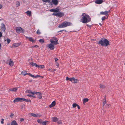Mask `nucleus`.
Here are the masks:
<instances>
[{
    "mask_svg": "<svg viewBox=\"0 0 125 125\" xmlns=\"http://www.w3.org/2000/svg\"><path fill=\"white\" fill-rule=\"evenodd\" d=\"M91 21V18L88 15L85 13H83L81 16V21L83 23L89 22Z\"/></svg>",
    "mask_w": 125,
    "mask_h": 125,
    "instance_id": "1",
    "label": "nucleus"
},
{
    "mask_svg": "<svg viewBox=\"0 0 125 125\" xmlns=\"http://www.w3.org/2000/svg\"><path fill=\"white\" fill-rule=\"evenodd\" d=\"M109 42L107 40H101L99 41V43L102 46H106L109 45Z\"/></svg>",
    "mask_w": 125,
    "mask_h": 125,
    "instance_id": "2",
    "label": "nucleus"
},
{
    "mask_svg": "<svg viewBox=\"0 0 125 125\" xmlns=\"http://www.w3.org/2000/svg\"><path fill=\"white\" fill-rule=\"evenodd\" d=\"M72 25V23L70 22H64L61 24L59 25L58 26V27L59 28H63Z\"/></svg>",
    "mask_w": 125,
    "mask_h": 125,
    "instance_id": "3",
    "label": "nucleus"
},
{
    "mask_svg": "<svg viewBox=\"0 0 125 125\" xmlns=\"http://www.w3.org/2000/svg\"><path fill=\"white\" fill-rule=\"evenodd\" d=\"M15 30L16 32L18 33H24L25 32L24 29L20 27H16Z\"/></svg>",
    "mask_w": 125,
    "mask_h": 125,
    "instance_id": "4",
    "label": "nucleus"
},
{
    "mask_svg": "<svg viewBox=\"0 0 125 125\" xmlns=\"http://www.w3.org/2000/svg\"><path fill=\"white\" fill-rule=\"evenodd\" d=\"M66 80L67 81L69 80L74 83H76L78 82V80L76 79L74 77L69 78L68 77H66Z\"/></svg>",
    "mask_w": 125,
    "mask_h": 125,
    "instance_id": "5",
    "label": "nucleus"
},
{
    "mask_svg": "<svg viewBox=\"0 0 125 125\" xmlns=\"http://www.w3.org/2000/svg\"><path fill=\"white\" fill-rule=\"evenodd\" d=\"M47 46L48 47V48L51 50H53L54 49V46L51 43L49 44H47Z\"/></svg>",
    "mask_w": 125,
    "mask_h": 125,
    "instance_id": "6",
    "label": "nucleus"
},
{
    "mask_svg": "<svg viewBox=\"0 0 125 125\" xmlns=\"http://www.w3.org/2000/svg\"><path fill=\"white\" fill-rule=\"evenodd\" d=\"M22 101V98H17L15 99L13 101V102L15 103L19 101L21 102Z\"/></svg>",
    "mask_w": 125,
    "mask_h": 125,
    "instance_id": "7",
    "label": "nucleus"
},
{
    "mask_svg": "<svg viewBox=\"0 0 125 125\" xmlns=\"http://www.w3.org/2000/svg\"><path fill=\"white\" fill-rule=\"evenodd\" d=\"M50 42L51 43L53 44L54 46L58 44L57 40L54 41L53 40H50Z\"/></svg>",
    "mask_w": 125,
    "mask_h": 125,
    "instance_id": "8",
    "label": "nucleus"
},
{
    "mask_svg": "<svg viewBox=\"0 0 125 125\" xmlns=\"http://www.w3.org/2000/svg\"><path fill=\"white\" fill-rule=\"evenodd\" d=\"M57 13V16L60 17H61L63 16L64 15V13H63L61 11H59Z\"/></svg>",
    "mask_w": 125,
    "mask_h": 125,
    "instance_id": "9",
    "label": "nucleus"
},
{
    "mask_svg": "<svg viewBox=\"0 0 125 125\" xmlns=\"http://www.w3.org/2000/svg\"><path fill=\"white\" fill-rule=\"evenodd\" d=\"M1 29L2 31L4 32L5 31V27L4 24L3 23L1 24Z\"/></svg>",
    "mask_w": 125,
    "mask_h": 125,
    "instance_id": "10",
    "label": "nucleus"
},
{
    "mask_svg": "<svg viewBox=\"0 0 125 125\" xmlns=\"http://www.w3.org/2000/svg\"><path fill=\"white\" fill-rule=\"evenodd\" d=\"M8 61L9 62V65L10 66H13L14 65V63L13 61H12L10 58H8Z\"/></svg>",
    "mask_w": 125,
    "mask_h": 125,
    "instance_id": "11",
    "label": "nucleus"
},
{
    "mask_svg": "<svg viewBox=\"0 0 125 125\" xmlns=\"http://www.w3.org/2000/svg\"><path fill=\"white\" fill-rule=\"evenodd\" d=\"M31 115L35 117H39L41 116V115L39 114L36 115L33 113L31 114Z\"/></svg>",
    "mask_w": 125,
    "mask_h": 125,
    "instance_id": "12",
    "label": "nucleus"
},
{
    "mask_svg": "<svg viewBox=\"0 0 125 125\" xmlns=\"http://www.w3.org/2000/svg\"><path fill=\"white\" fill-rule=\"evenodd\" d=\"M59 10V9L58 8H56V9H51L50 10V11L52 12H57Z\"/></svg>",
    "mask_w": 125,
    "mask_h": 125,
    "instance_id": "13",
    "label": "nucleus"
},
{
    "mask_svg": "<svg viewBox=\"0 0 125 125\" xmlns=\"http://www.w3.org/2000/svg\"><path fill=\"white\" fill-rule=\"evenodd\" d=\"M21 44V43H14L12 46H13L14 47H17L19 46Z\"/></svg>",
    "mask_w": 125,
    "mask_h": 125,
    "instance_id": "14",
    "label": "nucleus"
},
{
    "mask_svg": "<svg viewBox=\"0 0 125 125\" xmlns=\"http://www.w3.org/2000/svg\"><path fill=\"white\" fill-rule=\"evenodd\" d=\"M52 2L54 5H56L58 4L57 0H52Z\"/></svg>",
    "mask_w": 125,
    "mask_h": 125,
    "instance_id": "15",
    "label": "nucleus"
},
{
    "mask_svg": "<svg viewBox=\"0 0 125 125\" xmlns=\"http://www.w3.org/2000/svg\"><path fill=\"white\" fill-rule=\"evenodd\" d=\"M103 2L102 0H97L95 1V3L96 4H100L102 3Z\"/></svg>",
    "mask_w": 125,
    "mask_h": 125,
    "instance_id": "16",
    "label": "nucleus"
},
{
    "mask_svg": "<svg viewBox=\"0 0 125 125\" xmlns=\"http://www.w3.org/2000/svg\"><path fill=\"white\" fill-rule=\"evenodd\" d=\"M18 87L14 88L9 89V90L11 91L16 92L18 90Z\"/></svg>",
    "mask_w": 125,
    "mask_h": 125,
    "instance_id": "17",
    "label": "nucleus"
},
{
    "mask_svg": "<svg viewBox=\"0 0 125 125\" xmlns=\"http://www.w3.org/2000/svg\"><path fill=\"white\" fill-rule=\"evenodd\" d=\"M52 121L53 122H57L58 120V119L55 117H53L52 118Z\"/></svg>",
    "mask_w": 125,
    "mask_h": 125,
    "instance_id": "18",
    "label": "nucleus"
},
{
    "mask_svg": "<svg viewBox=\"0 0 125 125\" xmlns=\"http://www.w3.org/2000/svg\"><path fill=\"white\" fill-rule=\"evenodd\" d=\"M109 11H105L104 12L102 11L100 12V13L102 15H107Z\"/></svg>",
    "mask_w": 125,
    "mask_h": 125,
    "instance_id": "19",
    "label": "nucleus"
},
{
    "mask_svg": "<svg viewBox=\"0 0 125 125\" xmlns=\"http://www.w3.org/2000/svg\"><path fill=\"white\" fill-rule=\"evenodd\" d=\"M55 104V101H53L51 104L49 105L50 107H52L54 106Z\"/></svg>",
    "mask_w": 125,
    "mask_h": 125,
    "instance_id": "20",
    "label": "nucleus"
},
{
    "mask_svg": "<svg viewBox=\"0 0 125 125\" xmlns=\"http://www.w3.org/2000/svg\"><path fill=\"white\" fill-rule=\"evenodd\" d=\"M22 100L27 102H31V101L30 100L24 98H22Z\"/></svg>",
    "mask_w": 125,
    "mask_h": 125,
    "instance_id": "21",
    "label": "nucleus"
},
{
    "mask_svg": "<svg viewBox=\"0 0 125 125\" xmlns=\"http://www.w3.org/2000/svg\"><path fill=\"white\" fill-rule=\"evenodd\" d=\"M11 125H18V124L14 120L11 122Z\"/></svg>",
    "mask_w": 125,
    "mask_h": 125,
    "instance_id": "22",
    "label": "nucleus"
},
{
    "mask_svg": "<svg viewBox=\"0 0 125 125\" xmlns=\"http://www.w3.org/2000/svg\"><path fill=\"white\" fill-rule=\"evenodd\" d=\"M30 64L32 66H35L36 67H37L38 65L36 63L34 62H31Z\"/></svg>",
    "mask_w": 125,
    "mask_h": 125,
    "instance_id": "23",
    "label": "nucleus"
},
{
    "mask_svg": "<svg viewBox=\"0 0 125 125\" xmlns=\"http://www.w3.org/2000/svg\"><path fill=\"white\" fill-rule=\"evenodd\" d=\"M37 65L38 66H37V67L39 68H42V69L44 67V65Z\"/></svg>",
    "mask_w": 125,
    "mask_h": 125,
    "instance_id": "24",
    "label": "nucleus"
},
{
    "mask_svg": "<svg viewBox=\"0 0 125 125\" xmlns=\"http://www.w3.org/2000/svg\"><path fill=\"white\" fill-rule=\"evenodd\" d=\"M43 121L41 119H38L37 120L38 123L41 124Z\"/></svg>",
    "mask_w": 125,
    "mask_h": 125,
    "instance_id": "25",
    "label": "nucleus"
},
{
    "mask_svg": "<svg viewBox=\"0 0 125 125\" xmlns=\"http://www.w3.org/2000/svg\"><path fill=\"white\" fill-rule=\"evenodd\" d=\"M27 72L26 71H23L21 72V74L23 75L24 76H25L26 75V73Z\"/></svg>",
    "mask_w": 125,
    "mask_h": 125,
    "instance_id": "26",
    "label": "nucleus"
},
{
    "mask_svg": "<svg viewBox=\"0 0 125 125\" xmlns=\"http://www.w3.org/2000/svg\"><path fill=\"white\" fill-rule=\"evenodd\" d=\"M39 95L37 96L38 98H39L40 99H42V94L41 93Z\"/></svg>",
    "mask_w": 125,
    "mask_h": 125,
    "instance_id": "27",
    "label": "nucleus"
},
{
    "mask_svg": "<svg viewBox=\"0 0 125 125\" xmlns=\"http://www.w3.org/2000/svg\"><path fill=\"white\" fill-rule=\"evenodd\" d=\"M88 98H86L84 99H83V103H84L88 102Z\"/></svg>",
    "mask_w": 125,
    "mask_h": 125,
    "instance_id": "28",
    "label": "nucleus"
},
{
    "mask_svg": "<svg viewBox=\"0 0 125 125\" xmlns=\"http://www.w3.org/2000/svg\"><path fill=\"white\" fill-rule=\"evenodd\" d=\"M27 14L29 16H30L31 14V12L30 11H28L26 12Z\"/></svg>",
    "mask_w": 125,
    "mask_h": 125,
    "instance_id": "29",
    "label": "nucleus"
},
{
    "mask_svg": "<svg viewBox=\"0 0 125 125\" xmlns=\"http://www.w3.org/2000/svg\"><path fill=\"white\" fill-rule=\"evenodd\" d=\"M20 5V3L18 1L16 2V6L17 7H18Z\"/></svg>",
    "mask_w": 125,
    "mask_h": 125,
    "instance_id": "30",
    "label": "nucleus"
},
{
    "mask_svg": "<svg viewBox=\"0 0 125 125\" xmlns=\"http://www.w3.org/2000/svg\"><path fill=\"white\" fill-rule=\"evenodd\" d=\"M27 96L29 97H31L35 98L36 97L34 95H32L31 94H29L27 95Z\"/></svg>",
    "mask_w": 125,
    "mask_h": 125,
    "instance_id": "31",
    "label": "nucleus"
},
{
    "mask_svg": "<svg viewBox=\"0 0 125 125\" xmlns=\"http://www.w3.org/2000/svg\"><path fill=\"white\" fill-rule=\"evenodd\" d=\"M99 86H100V87L101 88L103 89V88H104L105 87V86H104V85H103L101 84H100Z\"/></svg>",
    "mask_w": 125,
    "mask_h": 125,
    "instance_id": "32",
    "label": "nucleus"
},
{
    "mask_svg": "<svg viewBox=\"0 0 125 125\" xmlns=\"http://www.w3.org/2000/svg\"><path fill=\"white\" fill-rule=\"evenodd\" d=\"M47 122V121L45 122L43 121L41 124L42 125H46Z\"/></svg>",
    "mask_w": 125,
    "mask_h": 125,
    "instance_id": "33",
    "label": "nucleus"
},
{
    "mask_svg": "<svg viewBox=\"0 0 125 125\" xmlns=\"http://www.w3.org/2000/svg\"><path fill=\"white\" fill-rule=\"evenodd\" d=\"M51 0H42L44 2H49Z\"/></svg>",
    "mask_w": 125,
    "mask_h": 125,
    "instance_id": "34",
    "label": "nucleus"
},
{
    "mask_svg": "<svg viewBox=\"0 0 125 125\" xmlns=\"http://www.w3.org/2000/svg\"><path fill=\"white\" fill-rule=\"evenodd\" d=\"M77 105H78V104H77L76 103H74L73 104V107L75 108L76 106H77Z\"/></svg>",
    "mask_w": 125,
    "mask_h": 125,
    "instance_id": "35",
    "label": "nucleus"
},
{
    "mask_svg": "<svg viewBox=\"0 0 125 125\" xmlns=\"http://www.w3.org/2000/svg\"><path fill=\"white\" fill-rule=\"evenodd\" d=\"M57 123L59 124H61L62 123V121L60 120H58L57 121Z\"/></svg>",
    "mask_w": 125,
    "mask_h": 125,
    "instance_id": "36",
    "label": "nucleus"
},
{
    "mask_svg": "<svg viewBox=\"0 0 125 125\" xmlns=\"http://www.w3.org/2000/svg\"><path fill=\"white\" fill-rule=\"evenodd\" d=\"M32 91L31 90H27L26 91V92L27 93H31Z\"/></svg>",
    "mask_w": 125,
    "mask_h": 125,
    "instance_id": "37",
    "label": "nucleus"
},
{
    "mask_svg": "<svg viewBox=\"0 0 125 125\" xmlns=\"http://www.w3.org/2000/svg\"><path fill=\"white\" fill-rule=\"evenodd\" d=\"M36 33L38 34H41V32L39 30H38L36 31Z\"/></svg>",
    "mask_w": 125,
    "mask_h": 125,
    "instance_id": "38",
    "label": "nucleus"
},
{
    "mask_svg": "<svg viewBox=\"0 0 125 125\" xmlns=\"http://www.w3.org/2000/svg\"><path fill=\"white\" fill-rule=\"evenodd\" d=\"M39 41L40 42L42 43H43L44 42V41L43 40H39Z\"/></svg>",
    "mask_w": 125,
    "mask_h": 125,
    "instance_id": "39",
    "label": "nucleus"
},
{
    "mask_svg": "<svg viewBox=\"0 0 125 125\" xmlns=\"http://www.w3.org/2000/svg\"><path fill=\"white\" fill-rule=\"evenodd\" d=\"M106 103V100H105L104 101L103 103V106H104V105Z\"/></svg>",
    "mask_w": 125,
    "mask_h": 125,
    "instance_id": "40",
    "label": "nucleus"
},
{
    "mask_svg": "<svg viewBox=\"0 0 125 125\" xmlns=\"http://www.w3.org/2000/svg\"><path fill=\"white\" fill-rule=\"evenodd\" d=\"M30 41L32 42H33L35 41V40H29Z\"/></svg>",
    "mask_w": 125,
    "mask_h": 125,
    "instance_id": "41",
    "label": "nucleus"
},
{
    "mask_svg": "<svg viewBox=\"0 0 125 125\" xmlns=\"http://www.w3.org/2000/svg\"><path fill=\"white\" fill-rule=\"evenodd\" d=\"M55 12H54V13H52V15H53L57 16V13H55Z\"/></svg>",
    "mask_w": 125,
    "mask_h": 125,
    "instance_id": "42",
    "label": "nucleus"
},
{
    "mask_svg": "<svg viewBox=\"0 0 125 125\" xmlns=\"http://www.w3.org/2000/svg\"><path fill=\"white\" fill-rule=\"evenodd\" d=\"M30 76L31 77H34L35 78V76L31 74Z\"/></svg>",
    "mask_w": 125,
    "mask_h": 125,
    "instance_id": "43",
    "label": "nucleus"
},
{
    "mask_svg": "<svg viewBox=\"0 0 125 125\" xmlns=\"http://www.w3.org/2000/svg\"><path fill=\"white\" fill-rule=\"evenodd\" d=\"M4 120L3 119H1V124H3V123H4V122H3V121H4Z\"/></svg>",
    "mask_w": 125,
    "mask_h": 125,
    "instance_id": "44",
    "label": "nucleus"
},
{
    "mask_svg": "<svg viewBox=\"0 0 125 125\" xmlns=\"http://www.w3.org/2000/svg\"><path fill=\"white\" fill-rule=\"evenodd\" d=\"M7 41L8 44H9L10 41V40H7Z\"/></svg>",
    "mask_w": 125,
    "mask_h": 125,
    "instance_id": "45",
    "label": "nucleus"
},
{
    "mask_svg": "<svg viewBox=\"0 0 125 125\" xmlns=\"http://www.w3.org/2000/svg\"><path fill=\"white\" fill-rule=\"evenodd\" d=\"M24 119L23 118H21L20 119V121L21 122H22L24 120Z\"/></svg>",
    "mask_w": 125,
    "mask_h": 125,
    "instance_id": "46",
    "label": "nucleus"
},
{
    "mask_svg": "<svg viewBox=\"0 0 125 125\" xmlns=\"http://www.w3.org/2000/svg\"><path fill=\"white\" fill-rule=\"evenodd\" d=\"M106 19L105 17H103L102 18V21L104 20L105 19Z\"/></svg>",
    "mask_w": 125,
    "mask_h": 125,
    "instance_id": "47",
    "label": "nucleus"
},
{
    "mask_svg": "<svg viewBox=\"0 0 125 125\" xmlns=\"http://www.w3.org/2000/svg\"><path fill=\"white\" fill-rule=\"evenodd\" d=\"M31 94L33 95H34L35 94V92H32L31 91Z\"/></svg>",
    "mask_w": 125,
    "mask_h": 125,
    "instance_id": "48",
    "label": "nucleus"
},
{
    "mask_svg": "<svg viewBox=\"0 0 125 125\" xmlns=\"http://www.w3.org/2000/svg\"><path fill=\"white\" fill-rule=\"evenodd\" d=\"M41 77V76L39 75H37L36 76H35V78L39 77Z\"/></svg>",
    "mask_w": 125,
    "mask_h": 125,
    "instance_id": "49",
    "label": "nucleus"
},
{
    "mask_svg": "<svg viewBox=\"0 0 125 125\" xmlns=\"http://www.w3.org/2000/svg\"><path fill=\"white\" fill-rule=\"evenodd\" d=\"M48 70L51 72H53V71L52 69H48Z\"/></svg>",
    "mask_w": 125,
    "mask_h": 125,
    "instance_id": "50",
    "label": "nucleus"
},
{
    "mask_svg": "<svg viewBox=\"0 0 125 125\" xmlns=\"http://www.w3.org/2000/svg\"><path fill=\"white\" fill-rule=\"evenodd\" d=\"M41 93L39 92H35V94H40Z\"/></svg>",
    "mask_w": 125,
    "mask_h": 125,
    "instance_id": "51",
    "label": "nucleus"
},
{
    "mask_svg": "<svg viewBox=\"0 0 125 125\" xmlns=\"http://www.w3.org/2000/svg\"><path fill=\"white\" fill-rule=\"evenodd\" d=\"M14 115V114L12 113H11L10 115V117H12V116Z\"/></svg>",
    "mask_w": 125,
    "mask_h": 125,
    "instance_id": "52",
    "label": "nucleus"
},
{
    "mask_svg": "<svg viewBox=\"0 0 125 125\" xmlns=\"http://www.w3.org/2000/svg\"><path fill=\"white\" fill-rule=\"evenodd\" d=\"M38 47V46H37V45H35V46H32V48H33V47H36V48H37Z\"/></svg>",
    "mask_w": 125,
    "mask_h": 125,
    "instance_id": "53",
    "label": "nucleus"
},
{
    "mask_svg": "<svg viewBox=\"0 0 125 125\" xmlns=\"http://www.w3.org/2000/svg\"><path fill=\"white\" fill-rule=\"evenodd\" d=\"M31 74L29 73H26V75H29L30 76Z\"/></svg>",
    "mask_w": 125,
    "mask_h": 125,
    "instance_id": "54",
    "label": "nucleus"
},
{
    "mask_svg": "<svg viewBox=\"0 0 125 125\" xmlns=\"http://www.w3.org/2000/svg\"><path fill=\"white\" fill-rule=\"evenodd\" d=\"M77 107L78 108V109H80V107L78 105L77 106Z\"/></svg>",
    "mask_w": 125,
    "mask_h": 125,
    "instance_id": "55",
    "label": "nucleus"
},
{
    "mask_svg": "<svg viewBox=\"0 0 125 125\" xmlns=\"http://www.w3.org/2000/svg\"><path fill=\"white\" fill-rule=\"evenodd\" d=\"M58 60V59L57 58H56L55 59V62L57 61Z\"/></svg>",
    "mask_w": 125,
    "mask_h": 125,
    "instance_id": "56",
    "label": "nucleus"
},
{
    "mask_svg": "<svg viewBox=\"0 0 125 125\" xmlns=\"http://www.w3.org/2000/svg\"><path fill=\"white\" fill-rule=\"evenodd\" d=\"M2 36V34L0 32V38Z\"/></svg>",
    "mask_w": 125,
    "mask_h": 125,
    "instance_id": "57",
    "label": "nucleus"
},
{
    "mask_svg": "<svg viewBox=\"0 0 125 125\" xmlns=\"http://www.w3.org/2000/svg\"><path fill=\"white\" fill-rule=\"evenodd\" d=\"M2 7V6L0 4V9H1Z\"/></svg>",
    "mask_w": 125,
    "mask_h": 125,
    "instance_id": "58",
    "label": "nucleus"
},
{
    "mask_svg": "<svg viewBox=\"0 0 125 125\" xmlns=\"http://www.w3.org/2000/svg\"><path fill=\"white\" fill-rule=\"evenodd\" d=\"M1 44L0 43V50H1Z\"/></svg>",
    "mask_w": 125,
    "mask_h": 125,
    "instance_id": "59",
    "label": "nucleus"
},
{
    "mask_svg": "<svg viewBox=\"0 0 125 125\" xmlns=\"http://www.w3.org/2000/svg\"><path fill=\"white\" fill-rule=\"evenodd\" d=\"M56 63V66H58V65H59V64H58V63Z\"/></svg>",
    "mask_w": 125,
    "mask_h": 125,
    "instance_id": "60",
    "label": "nucleus"
},
{
    "mask_svg": "<svg viewBox=\"0 0 125 125\" xmlns=\"http://www.w3.org/2000/svg\"><path fill=\"white\" fill-rule=\"evenodd\" d=\"M107 107H109L110 106V104L107 105Z\"/></svg>",
    "mask_w": 125,
    "mask_h": 125,
    "instance_id": "61",
    "label": "nucleus"
},
{
    "mask_svg": "<svg viewBox=\"0 0 125 125\" xmlns=\"http://www.w3.org/2000/svg\"><path fill=\"white\" fill-rule=\"evenodd\" d=\"M63 31V30H61L59 31L58 32H62V31Z\"/></svg>",
    "mask_w": 125,
    "mask_h": 125,
    "instance_id": "62",
    "label": "nucleus"
},
{
    "mask_svg": "<svg viewBox=\"0 0 125 125\" xmlns=\"http://www.w3.org/2000/svg\"><path fill=\"white\" fill-rule=\"evenodd\" d=\"M52 70H53V72L56 70L55 69H52Z\"/></svg>",
    "mask_w": 125,
    "mask_h": 125,
    "instance_id": "63",
    "label": "nucleus"
},
{
    "mask_svg": "<svg viewBox=\"0 0 125 125\" xmlns=\"http://www.w3.org/2000/svg\"><path fill=\"white\" fill-rule=\"evenodd\" d=\"M99 24L100 25H101V23H99Z\"/></svg>",
    "mask_w": 125,
    "mask_h": 125,
    "instance_id": "64",
    "label": "nucleus"
}]
</instances>
